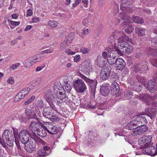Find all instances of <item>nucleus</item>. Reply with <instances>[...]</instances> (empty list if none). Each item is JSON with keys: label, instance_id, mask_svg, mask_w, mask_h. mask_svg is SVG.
Here are the masks:
<instances>
[{"label": "nucleus", "instance_id": "23", "mask_svg": "<svg viewBox=\"0 0 157 157\" xmlns=\"http://www.w3.org/2000/svg\"><path fill=\"white\" fill-rule=\"evenodd\" d=\"M25 113L27 118L28 119H36L37 116L31 108H27L25 109Z\"/></svg>", "mask_w": 157, "mask_h": 157}, {"label": "nucleus", "instance_id": "22", "mask_svg": "<svg viewBox=\"0 0 157 157\" xmlns=\"http://www.w3.org/2000/svg\"><path fill=\"white\" fill-rule=\"evenodd\" d=\"M126 65L125 62L121 58L117 59L115 63L117 69L119 70H122L124 67Z\"/></svg>", "mask_w": 157, "mask_h": 157}, {"label": "nucleus", "instance_id": "29", "mask_svg": "<svg viewBox=\"0 0 157 157\" xmlns=\"http://www.w3.org/2000/svg\"><path fill=\"white\" fill-rule=\"evenodd\" d=\"M141 83L139 82H136L132 85V87L134 90L139 92L141 90Z\"/></svg>", "mask_w": 157, "mask_h": 157}, {"label": "nucleus", "instance_id": "45", "mask_svg": "<svg viewBox=\"0 0 157 157\" xmlns=\"http://www.w3.org/2000/svg\"><path fill=\"white\" fill-rule=\"evenodd\" d=\"M89 50L88 48L85 47H81L79 49V52L83 54H86L89 52Z\"/></svg>", "mask_w": 157, "mask_h": 157}, {"label": "nucleus", "instance_id": "24", "mask_svg": "<svg viewBox=\"0 0 157 157\" xmlns=\"http://www.w3.org/2000/svg\"><path fill=\"white\" fill-rule=\"evenodd\" d=\"M107 52H103L102 53V56L99 59V65H105L106 60L107 59L108 56Z\"/></svg>", "mask_w": 157, "mask_h": 157}, {"label": "nucleus", "instance_id": "48", "mask_svg": "<svg viewBox=\"0 0 157 157\" xmlns=\"http://www.w3.org/2000/svg\"><path fill=\"white\" fill-rule=\"evenodd\" d=\"M33 15V8L31 7L29 9H28L26 12V17L31 16Z\"/></svg>", "mask_w": 157, "mask_h": 157}, {"label": "nucleus", "instance_id": "8", "mask_svg": "<svg viewBox=\"0 0 157 157\" xmlns=\"http://www.w3.org/2000/svg\"><path fill=\"white\" fill-rule=\"evenodd\" d=\"M36 135V134H31L29 131L26 130H22L19 133L18 136L20 141L23 144L27 143L29 141L32 136Z\"/></svg>", "mask_w": 157, "mask_h": 157}, {"label": "nucleus", "instance_id": "5", "mask_svg": "<svg viewBox=\"0 0 157 157\" xmlns=\"http://www.w3.org/2000/svg\"><path fill=\"white\" fill-rule=\"evenodd\" d=\"M116 50H117L118 54L121 56L123 53L127 54L130 53L132 50V47L127 42L124 44L121 43L120 44L118 45Z\"/></svg>", "mask_w": 157, "mask_h": 157}, {"label": "nucleus", "instance_id": "30", "mask_svg": "<svg viewBox=\"0 0 157 157\" xmlns=\"http://www.w3.org/2000/svg\"><path fill=\"white\" fill-rule=\"evenodd\" d=\"M135 30L136 33L139 36H143L145 35V30L144 29L136 27Z\"/></svg>", "mask_w": 157, "mask_h": 157}, {"label": "nucleus", "instance_id": "36", "mask_svg": "<svg viewBox=\"0 0 157 157\" xmlns=\"http://www.w3.org/2000/svg\"><path fill=\"white\" fill-rule=\"evenodd\" d=\"M147 53L148 55H151L154 56L157 55V50L151 48H148L146 49Z\"/></svg>", "mask_w": 157, "mask_h": 157}, {"label": "nucleus", "instance_id": "28", "mask_svg": "<svg viewBox=\"0 0 157 157\" xmlns=\"http://www.w3.org/2000/svg\"><path fill=\"white\" fill-rule=\"evenodd\" d=\"M89 66L86 61H84L80 65L79 70L82 72L87 71L88 70Z\"/></svg>", "mask_w": 157, "mask_h": 157}, {"label": "nucleus", "instance_id": "57", "mask_svg": "<svg viewBox=\"0 0 157 157\" xmlns=\"http://www.w3.org/2000/svg\"><path fill=\"white\" fill-rule=\"evenodd\" d=\"M61 100H62L63 102L66 103L67 104H69L70 103V100L68 98V97H66V95L65 96V97L63 98V99H61Z\"/></svg>", "mask_w": 157, "mask_h": 157}, {"label": "nucleus", "instance_id": "6", "mask_svg": "<svg viewBox=\"0 0 157 157\" xmlns=\"http://www.w3.org/2000/svg\"><path fill=\"white\" fill-rule=\"evenodd\" d=\"M78 76L84 80L90 86L92 94L94 96L97 83V81H94L92 79L87 78L80 72L78 73Z\"/></svg>", "mask_w": 157, "mask_h": 157}, {"label": "nucleus", "instance_id": "63", "mask_svg": "<svg viewBox=\"0 0 157 157\" xmlns=\"http://www.w3.org/2000/svg\"><path fill=\"white\" fill-rule=\"evenodd\" d=\"M46 144H45V145H44L43 146V149H42L43 150H44L45 151H47L48 152V151H50V149H51V147H50L48 146H47V145H45ZM50 152V151H49V153Z\"/></svg>", "mask_w": 157, "mask_h": 157}, {"label": "nucleus", "instance_id": "4", "mask_svg": "<svg viewBox=\"0 0 157 157\" xmlns=\"http://www.w3.org/2000/svg\"><path fill=\"white\" fill-rule=\"evenodd\" d=\"M2 138L3 141L11 147L13 145L15 137L13 135L12 132H10L8 130H5L3 133Z\"/></svg>", "mask_w": 157, "mask_h": 157}, {"label": "nucleus", "instance_id": "31", "mask_svg": "<svg viewBox=\"0 0 157 157\" xmlns=\"http://www.w3.org/2000/svg\"><path fill=\"white\" fill-rule=\"evenodd\" d=\"M120 17L123 20H126V21L129 22H132L131 21H130L131 18L130 16L128 15V14L125 13L123 12L121 13L120 14Z\"/></svg>", "mask_w": 157, "mask_h": 157}, {"label": "nucleus", "instance_id": "62", "mask_svg": "<svg viewBox=\"0 0 157 157\" xmlns=\"http://www.w3.org/2000/svg\"><path fill=\"white\" fill-rule=\"evenodd\" d=\"M114 8H113L114 10L115 11V13H117L119 11V8L118 5L115 2L113 3Z\"/></svg>", "mask_w": 157, "mask_h": 157}, {"label": "nucleus", "instance_id": "14", "mask_svg": "<svg viewBox=\"0 0 157 157\" xmlns=\"http://www.w3.org/2000/svg\"><path fill=\"white\" fill-rule=\"evenodd\" d=\"M140 124L138 120L137 117L133 120L132 121L128 123L125 126V128L129 130L136 129Z\"/></svg>", "mask_w": 157, "mask_h": 157}, {"label": "nucleus", "instance_id": "21", "mask_svg": "<svg viewBox=\"0 0 157 157\" xmlns=\"http://www.w3.org/2000/svg\"><path fill=\"white\" fill-rule=\"evenodd\" d=\"M132 22H129L128 21H124L122 24L121 25L122 26H124V27L127 26V28H126L124 31L127 33L130 34L131 33L134 29L133 27L131 25H130Z\"/></svg>", "mask_w": 157, "mask_h": 157}, {"label": "nucleus", "instance_id": "25", "mask_svg": "<svg viewBox=\"0 0 157 157\" xmlns=\"http://www.w3.org/2000/svg\"><path fill=\"white\" fill-rule=\"evenodd\" d=\"M111 86L112 89L111 92L115 94H117L120 89L119 84L116 82H114L112 83Z\"/></svg>", "mask_w": 157, "mask_h": 157}, {"label": "nucleus", "instance_id": "59", "mask_svg": "<svg viewBox=\"0 0 157 157\" xmlns=\"http://www.w3.org/2000/svg\"><path fill=\"white\" fill-rule=\"evenodd\" d=\"M71 89L72 87L71 86L67 85L65 86L64 90L67 93H69L71 91Z\"/></svg>", "mask_w": 157, "mask_h": 157}, {"label": "nucleus", "instance_id": "2", "mask_svg": "<svg viewBox=\"0 0 157 157\" xmlns=\"http://www.w3.org/2000/svg\"><path fill=\"white\" fill-rule=\"evenodd\" d=\"M31 139L28 141V143H27V145L25 144V149L28 152L31 153L35 150L36 147L35 144H41L42 145H45V142L41 139L36 135L32 136Z\"/></svg>", "mask_w": 157, "mask_h": 157}, {"label": "nucleus", "instance_id": "53", "mask_svg": "<svg viewBox=\"0 0 157 157\" xmlns=\"http://www.w3.org/2000/svg\"><path fill=\"white\" fill-rule=\"evenodd\" d=\"M80 60V56L79 54L75 55L74 57L73 60L74 62H78Z\"/></svg>", "mask_w": 157, "mask_h": 157}, {"label": "nucleus", "instance_id": "33", "mask_svg": "<svg viewBox=\"0 0 157 157\" xmlns=\"http://www.w3.org/2000/svg\"><path fill=\"white\" fill-rule=\"evenodd\" d=\"M133 71L136 73L139 71L141 72V65L140 63H135L132 68Z\"/></svg>", "mask_w": 157, "mask_h": 157}, {"label": "nucleus", "instance_id": "64", "mask_svg": "<svg viewBox=\"0 0 157 157\" xmlns=\"http://www.w3.org/2000/svg\"><path fill=\"white\" fill-rule=\"evenodd\" d=\"M142 55L143 54L141 53L140 52H137L135 54V56L137 59H140L142 56Z\"/></svg>", "mask_w": 157, "mask_h": 157}, {"label": "nucleus", "instance_id": "50", "mask_svg": "<svg viewBox=\"0 0 157 157\" xmlns=\"http://www.w3.org/2000/svg\"><path fill=\"white\" fill-rule=\"evenodd\" d=\"M141 73L144 72L145 71L148 70V66L146 64L141 65Z\"/></svg>", "mask_w": 157, "mask_h": 157}, {"label": "nucleus", "instance_id": "16", "mask_svg": "<svg viewBox=\"0 0 157 157\" xmlns=\"http://www.w3.org/2000/svg\"><path fill=\"white\" fill-rule=\"evenodd\" d=\"M153 136V135L151 134V135L144 136L141 138L140 142V144H141V145H143L141 148H144V147L147 146L148 144L151 142Z\"/></svg>", "mask_w": 157, "mask_h": 157}, {"label": "nucleus", "instance_id": "51", "mask_svg": "<svg viewBox=\"0 0 157 157\" xmlns=\"http://www.w3.org/2000/svg\"><path fill=\"white\" fill-rule=\"evenodd\" d=\"M124 4H123L122 3L121 4L120 6V9L121 10L123 11H126V12H129L128 10H129V8L128 7H126L124 6L123 5Z\"/></svg>", "mask_w": 157, "mask_h": 157}, {"label": "nucleus", "instance_id": "41", "mask_svg": "<svg viewBox=\"0 0 157 157\" xmlns=\"http://www.w3.org/2000/svg\"><path fill=\"white\" fill-rule=\"evenodd\" d=\"M133 92L130 90H128L125 92V96L128 99H130L133 96Z\"/></svg>", "mask_w": 157, "mask_h": 157}, {"label": "nucleus", "instance_id": "9", "mask_svg": "<svg viewBox=\"0 0 157 157\" xmlns=\"http://www.w3.org/2000/svg\"><path fill=\"white\" fill-rule=\"evenodd\" d=\"M99 67L100 68H99V70L101 71L100 73L101 78L103 80L108 79L110 74V70L108 69L105 65H99Z\"/></svg>", "mask_w": 157, "mask_h": 157}, {"label": "nucleus", "instance_id": "58", "mask_svg": "<svg viewBox=\"0 0 157 157\" xmlns=\"http://www.w3.org/2000/svg\"><path fill=\"white\" fill-rule=\"evenodd\" d=\"M152 65L155 66H157V57L152 59L151 60Z\"/></svg>", "mask_w": 157, "mask_h": 157}, {"label": "nucleus", "instance_id": "40", "mask_svg": "<svg viewBox=\"0 0 157 157\" xmlns=\"http://www.w3.org/2000/svg\"><path fill=\"white\" fill-rule=\"evenodd\" d=\"M42 81V79L41 78H36L35 80L31 82V83L33 86H37Z\"/></svg>", "mask_w": 157, "mask_h": 157}, {"label": "nucleus", "instance_id": "15", "mask_svg": "<svg viewBox=\"0 0 157 157\" xmlns=\"http://www.w3.org/2000/svg\"><path fill=\"white\" fill-rule=\"evenodd\" d=\"M145 151V154L151 155V156H154L157 154V150L155 147L152 146H149L148 147H144L143 152Z\"/></svg>", "mask_w": 157, "mask_h": 157}, {"label": "nucleus", "instance_id": "56", "mask_svg": "<svg viewBox=\"0 0 157 157\" xmlns=\"http://www.w3.org/2000/svg\"><path fill=\"white\" fill-rule=\"evenodd\" d=\"M114 37L113 35V36H109V38H108L107 40L108 43H113L114 40Z\"/></svg>", "mask_w": 157, "mask_h": 157}, {"label": "nucleus", "instance_id": "20", "mask_svg": "<svg viewBox=\"0 0 157 157\" xmlns=\"http://www.w3.org/2000/svg\"><path fill=\"white\" fill-rule=\"evenodd\" d=\"M109 84H103L101 87L100 93L102 95L107 96L110 92Z\"/></svg>", "mask_w": 157, "mask_h": 157}, {"label": "nucleus", "instance_id": "47", "mask_svg": "<svg viewBox=\"0 0 157 157\" xmlns=\"http://www.w3.org/2000/svg\"><path fill=\"white\" fill-rule=\"evenodd\" d=\"M36 105L37 107L42 108L44 106L43 101L42 100L38 101L36 104Z\"/></svg>", "mask_w": 157, "mask_h": 157}, {"label": "nucleus", "instance_id": "12", "mask_svg": "<svg viewBox=\"0 0 157 157\" xmlns=\"http://www.w3.org/2000/svg\"><path fill=\"white\" fill-rule=\"evenodd\" d=\"M148 129V127L145 125H141L132 131V135L134 136L144 133Z\"/></svg>", "mask_w": 157, "mask_h": 157}, {"label": "nucleus", "instance_id": "13", "mask_svg": "<svg viewBox=\"0 0 157 157\" xmlns=\"http://www.w3.org/2000/svg\"><path fill=\"white\" fill-rule=\"evenodd\" d=\"M51 89L53 90V92L54 93V94L55 95L56 98L61 100L63 99L65 96H66V94L64 92L60 91H59V87L56 85L54 84V86L53 89ZM54 96V95H53Z\"/></svg>", "mask_w": 157, "mask_h": 157}, {"label": "nucleus", "instance_id": "34", "mask_svg": "<svg viewBox=\"0 0 157 157\" xmlns=\"http://www.w3.org/2000/svg\"><path fill=\"white\" fill-rule=\"evenodd\" d=\"M137 119L140 125H145L147 123V121L145 116H139L137 117Z\"/></svg>", "mask_w": 157, "mask_h": 157}, {"label": "nucleus", "instance_id": "42", "mask_svg": "<svg viewBox=\"0 0 157 157\" xmlns=\"http://www.w3.org/2000/svg\"><path fill=\"white\" fill-rule=\"evenodd\" d=\"M35 96H32L30 98L26 100L24 103V105H27L30 103H32L34 100L35 98Z\"/></svg>", "mask_w": 157, "mask_h": 157}, {"label": "nucleus", "instance_id": "32", "mask_svg": "<svg viewBox=\"0 0 157 157\" xmlns=\"http://www.w3.org/2000/svg\"><path fill=\"white\" fill-rule=\"evenodd\" d=\"M154 33L156 34V36L154 38H152L151 40V44L152 46L154 47H157V29L154 31Z\"/></svg>", "mask_w": 157, "mask_h": 157}, {"label": "nucleus", "instance_id": "17", "mask_svg": "<svg viewBox=\"0 0 157 157\" xmlns=\"http://www.w3.org/2000/svg\"><path fill=\"white\" fill-rule=\"evenodd\" d=\"M46 129L49 133L52 135L57 134L59 130V128L52 124H50L47 126L46 127Z\"/></svg>", "mask_w": 157, "mask_h": 157}, {"label": "nucleus", "instance_id": "54", "mask_svg": "<svg viewBox=\"0 0 157 157\" xmlns=\"http://www.w3.org/2000/svg\"><path fill=\"white\" fill-rule=\"evenodd\" d=\"M65 53L68 55H73L75 54V52H73L70 49H66Z\"/></svg>", "mask_w": 157, "mask_h": 157}, {"label": "nucleus", "instance_id": "38", "mask_svg": "<svg viewBox=\"0 0 157 157\" xmlns=\"http://www.w3.org/2000/svg\"><path fill=\"white\" fill-rule=\"evenodd\" d=\"M132 19L133 22L138 24H141L144 22V20L141 17L138 16L133 17Z\"/></svg>", "mask_w": 157, "mask_h": 157}, {"label": "nucleus", "instance_id": "55", "mask_svg": "<svg viewBox=\"0 0 157 157\" xmlns=\"http://www.w3.org/2000/svg\"><path fill=\"white\" fill-rule=\"evenodd\" d=\"M53 50L52 49L49 48L42 51L41 53L42 54H44L53 53Z\"/></svg>", "mask_w": 157, "mask_h": 157}, {"label": "nucleus", "instance_id": "39", "mask_svg": "<svg viewBox=\"0 0 157 157\" xmlns=\"http://www.w3.org/2000/svg\"><path fill=\"white\" fill-rule=\"evenodd\" d=\"M58 23L56 21L54 20H51L48 21V25L52 28H55L57 26Z\"/></svg>", "mask_w": 157, "mask_h": 157}, {"label": "nucleus", "instance_id": "10", "mask_svg": "<svg viewBox=\"0 0 157 157\" xmlns=\"http://www.w3.org/2000/svg\"><path fill=\"white\" fill-rule=\"evenodd\" d=\"M115 49L116 50H113L110 52V54H108V56L107 61L108 63L111 65L116 63L117 60L118 59L117 56L119 54L117 50H116V48Z\"/></svg>", "mask_w": 157, "mask_h": 157}, {"label": "nucleus", "instance_id": "7", "mask_svg": "<svg viewBox=\"0 0 157 157\" xmlns=\"http://www.w3.org/2000/svg\"><path fill=\"white\" fill-rule=\"evenodd\" d=\"M73 86L78 93H82L87 89L86 84L81 79H78L73 82Z\"/></svg>", "mask_w": 157, "mask_h": 157}, {"label": "nucleus", "instance_id": "26", "mask_svg": "<svg viewBox=\"0 0 157 157\" xmlns=\"http://www.w3.org/2000/svg\"><path fill=\"white\" fill-rule=\"evenodd\" d=\"M43 124L41 125V128H39V130L37 132V134L40 137L43 138L47 136V132H46V128H44L43 127Z\"/></svg>", "mask_w": 157, "mask_h": 157}, {"label": "nucleus", "instance_id": "11", "mask_svg": "<svg viewBox=\"0 0 157 157\" xmlns=\"http://www.w3.org/2000/svg\"><path fill=\"white\" fill-rule=\"evenodd\" d=\"M30 90L29 87H26L21 90L15 96L14 101L15 102H18L21 99L24 98Z\"/></svg>", "mask_w": 157, "mask_h": 157}, {"label": "nucleus", "instance_id": "49", "mask_svg": "<svg viewBox=\"0 0 157 157\" xmlns=\"http://www.w3.org/2000/svg\"><path fill=\"white\" fill-rule=\"evenodd\" d=\"M148 111V113H149V114H150L148 116L150 117L151 119H152L153 117L155 115V113L154 109H149Z\"/></svg>", "mask_w": 157, "mask_h": 157}, {"label": "nucleus", "instance_id": "1", "mask_svg": "<svg viewBox=\"0 0 157 157\" xmlns=\"http://www.w3.org/2000/svg\"><path fill=\"white\" fill-rule=\"evenodd\" d=\"M52 93L53 90L51 89H48L45 93V98L50 106L44 108L43 114L44 117L48 118H51L55 116L54 113L56 108L54 103L56 101V98Z\"/></svg>", "mask_w": 157, "mask_h": 157}, {"label": "nucleus", "instance_id": "27", "mask_svg": "<svg viewBox=\"0 0 157 157\" xmlns=\"http://www.w3.org/2000/svg\"><path fill=\"white\" fill-rule=\"evenodd\" d=\"M49 153L47 151H45L44 150L42 149H39L36 153V156L35 157H44L47 156Z\"/></svg>", "mask_w": 157, "mask_h": 157}, {"label": "nucleus", "instance_id": "46", "mask_svg": "<svg viewBox=\"0 0 157 157\" xmlns=\"http://www.w3.org/2000/svg\"><path fill=\"white\" fill-rule=\"evenodd\" d=\"M32 62H31V59L30 58L26 60L24 62V64L26 67H29L31 65V63Z\"/></svg>", "mask_w": 157, "mask_h": 157}, {"label": "nucleus", "instance_id": "44", "mask_svg": "<svg viewBox=\"0 0 157 157\" xmlns=\"http://www.w3.org/2000/svg\"><path fill=\"white\" fill-rule=\"evenodd\" d=\"M123 4L129 6L132 5L133 3V0H121Z\"/></svg>", "mask_w": 157, "mask_h": 157}, {"label": "nucleus", "instance_id": "18", "mask_svg": "<svg viewBox=\"0 0 157 157\" xmlns=\"http://www.w3.org/2000/svg\"><path fill=\"white\" fill-rule=\"evenodd\" d=\"M156 81L153 80H149L146 86L149 91L152 93H154L155 92V90H157V86H156L155 82Z\"/></svg>", "mask_w": 157, "mask_h": 157}, {"label": "nucleus", "instance_id": "60", "mask_svg": "<svg viewBox=\"0 0 157 157\" xmlns=\"http://www.w3.org/2000/svg\"><path fill=\"white\" fill-rule=\"evenodd\" d=\"M21 65L20 63H17L16 64H13L10 67L13 70L17 69L18 67Z\"/></svg>", "mask_w": 157, "mask_h": 157}, {"label": "nucleus", "instance_id": "37", "mask_svg": "<svg viewBox=\"0 0 157 157\" xmlns=\"http://www.w3.org/2000/svg\"><path fill=\"white\" fill-rule=\"evenodd\" d=\"M25 144L22 143L20 144L19 142L16 143V146L19 152H20V153L23 152V151L25 149Z\"/></svg>", "mask_w": 157, "mask_h": 157}, {"label": "nucleus", "instance_id": "43", "mask_svg": "<svg viewBox=\"0 0 157 157\" xmlns=\"http://www.w3.org/2000/svg\"><path fill=\"white\" fill-rule=\"evenodd\" d=\"M69 44L66 40H65L60 44V48L61 50H63Z\"/></svg>", "mask_w": 157, "mask_h": 157}, {"label": "nucleus", "instance_id": "52", "mask_svg": "<svg viewBox=\"0 0 157 157\" xmlns=\"http://www.w3.org/2000/svg\"><path fill=\"white\" fill-rule=\"evenodd\" d=\"M82 31V34L85 35H88L90 32V30L89 29H83Z\"/></svg>", "mask_w": 157, "mask_h": 157}, {"label": "nucleus", "instance_id": "35", "mask_svg": "<svg viewBox=\"0 0 157 157\" xmlns=\"http://www.w3.org/2000/svg\"><path fill=\"white\" fill-rule=\"evenodd\" d=\"M31 62L33 63L38 62L41 61V56L39 55H37L30 58Z\"/></svg>", "mask_w": 157, "mask_h": 157}, {"label": "nucleus", "instance_id": "61", "mask_svg": "<svg viewBox=\"0 0 157 157\" xmlns=\"http://www.w3.org/2000/svg\"><path fill=\"white\" fill-rule=\"evenodd\" d=\"M7 82L9 84H13L14 82V79L12 77H10L7 80Z\"/></svg>", "mask_w": 157, "mask_h": 157}, {"label": "nucleus", "instance_id": "3", "mask_svg": "<svg viewBox=\"0 0 157 157\" xmlns=\"http://www.w3.org/2000/svg\"><path fill=\"white\" fill-rule=\"evenodd\" d=\"M136 98L139 99L145 103V104L149 106L151 105L153 107H156L157 106V101H155L154 102H150L149 100L154 101L157 99V94H154L150 95L147 94H140L136 96Z\"/></svg>", "mask_w": 157, "mask_h": 157}, {"label": "nucleus", "instance_id": "19", "mask_svg": "<svg viewBox=\"0 0 157 157\" xmlns=\"http://www.w3.org/2000/svg\"><path fill=\"white\" fill-rule=\"evenodd\" d=\"M41 125L42 123L40 122H39L38 123L33 121L32 122L29 127L30 129L33 133L32 134H36V132H37L39 128H40Z\"/></svg>", "mask_w": 157, "mask_h": 157}]
</instances>
